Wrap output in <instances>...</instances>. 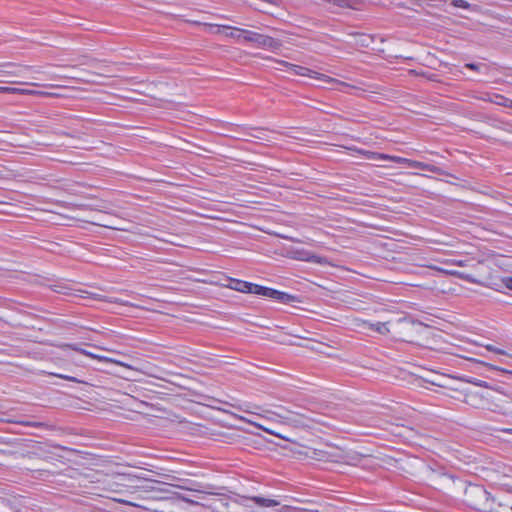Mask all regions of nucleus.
Here are the masks:
<instances>
[{
  "instance_id": "nucleus-1",
  "label": "nucleus",
  "mask_w": 512,
  "mask_h": 512,
  "mask_svg": "<svg viewBox=\"0 0 512 512\" xmlns=\"http://www.w3.org/2000/svg\"><path fill=\"white\" fill-rule=\"evenodd\" d=\"M450 266L464 268V270L450 268V277H457L484 287H491L494 284L489 267L483 260L475 259L467 254H457L456 251L450 249Z\"/></svg>"
},
{
  "instance_id": "nucleus-2",
  "label": "nucleus",
  "mask_w": 512,
  "mask_h": 512,
  "mask_svg": "<svg viewBox=\"0 0 512 512\" xmlns=\"http://www.w3.org/2000/svg\"><path fill=\"white\" fill-rule=\"evenodd\" d=\"M224 29L230 30V32L226 34L228 37L233 38L238 42L253 43L257 48L276 52L282 47V42L279 39H275L271 36L230 26H224Z\"/></svg>"
},
{
  "instance_id": "nucleus-3",
  "label": "nucleus",
  "mask_w": 512,
  "mask_h": 512,
  "mask_svg": "<svg viewBox=\"0 0 512 512\" xmlns=\"http://www.w3.org/2000/svg\"><path fill=\"white\" fill-rule=\"evenodd\" d=\"M277 63L279 65L283 66L284 67L283 70L288 72V73H290V74L298 75V76H305V77H309V78H313V79H316V80L323 81L325 83L335 84L336 85L335 89L338 90V91H341V92H346V89H348V88L360 89L357 86H354V85H351L349 83H346V82L334 79V78H332V77H330L328 75L319 73L317 71H314V70L309 69V68L304 67V66L292 64V63L286 62L284 60H279V61H277Z\"/></svg>"
},
{
  "instance_id": "nucleus-4",
  "label": "nucleus",
  "mask_w": 512,
  "mask_h": 512,
  "mask_svg": "<svg viewBox=\"0 0 512 512\" xmlns=\"http://www.w3.org/2000/svg\"><path fill=\"white\" fill-rule=\"evenodd\" d=\"M465 494L468 505L477 511H495V499L491 494L480 485H469Z\"/></svg>"
},
{
  "instance_id": "nucleus-5",
  "label": "nucleus",
  "mask_w": 512,
  "mask_h": 512,
  "mask_svg": "<svg viewBox=\"0 0 512 512\" xmlns=\"http://www.w3.org/2000/svg\"><path fill=\"white\" fill-rule=\"evenodd\" d=\"M287 424L297 428H311L313 424H322L319 419L300 412L286 411V415H280Z\"/></svg>"
},
{
  "instance_id": "nucleus-6",
  "label": "nucleus",
  "mask_w": 512,
  "mask_h": 512,
  "mask_svg": "<svg viewBox=\"0 0 512 512\" xmlns=\"http://www.w3.org/2000/svg\"><path fill=\"white\" fill-rule=\"evenodd\" d=\"M358 152L361 155H363L366 159H370V160H375V161L389 160V161H392V162H395L398 164H407L409 167H418L420 165L419 162H416V161H413V160H410L407 158H403L400 156L388 155V154H383V153H378V152H373V151H368V150H358Z\"/></svg>"
},
{
  "instance_id": "nucleus-7",
  "label": "nucleus",
  "mask_w": 512,
  "mask_h": 512,
  "mask_svg": "<svg viewBox=\"0 0 512 512\" xmlns=\"http://www.w3.org/2000/svg\"><path fill=\"white\" fill-rule=\"evenodd\" d=\"M34 71L39 73V69H35L31 66L16 65L11 62L0 63V77H26L28 71Z\"/></svg>"
},
{
  "instance_id": "nucleus-8",
  "label": "nucleus",
  "mask_w": 512,
  "mask_h": 512,
  "mask_svg": "<svg viewBox=\"0 0 512 512\" xmlns=\"http://www.w3.org/2000/svg\"><path fill=\"white\" fill-rule=\"evenodd\" d=\"M61 349H72L74 351H77L85 356H88V357H91L93 359H97L99 361H102V362H114V363H117L119 365H122V366H125L127 368H131L130 365H127V364H124L123 362H120V361H114L106 356H101V355H97V354H94L88 350H85L83 348H80L79 346H77L76 344H68V343H65V344H62L59 346Z\"/></svg>"
},
{
  "instance_id": "nucleus-9",
  "label": "nucleus",
  "mask_w": 512,
  "mask_h": 512,
  "mask_svg": "<svg viewBox=\"0 0 512 512\" xmlns=\"http://www.w3.org/2000/svg\"><path fill=\"white\" fill-rule=\"evenodd\" d=\"M294 258L299 261H305V262L316 263V264H321V265L327 263V259L325 257L318 256V255H316L310 251L304 250V249L296 250Z\"/></svg>"
},
{
  "instance_id": "nucleus-10",
  "label": "nucleus",
  "mask_w": 512,
  "mask_h": 512,
  "mask_svg": "<svg viewBox=\"0 0 512 512\" xmlns=\"http://www.w3.org/2000/svg\"><path fill=\"white\" fill-rule=\"evenodd\" d=\"M0 93L4 94H19V95H38L45 96L48 93L39 90L23 89L11 86H0Z\"/></svg>"
},
{
  "instance_id": "nucleus-11",
  "label": "nucleus",
  "mask_w": 512,
  "mask_h": 512,
  "mask_svg": "<svg viewBox=\"0 0 512 512\" xmlns=\"http://www.w3.org/2000/svg\"><path fill=\"white\" fill-rule=\"evenodd\" d=\"M109 490L113 493L125 496H132L133 494L138 492L136 487H131L116 481L109 483Z\"/></svg>"
},
{
  "instance_id": "nucleus-12",
  "label": "nucleus",
  "mask_w": 512,
  "mask_h": 512,
  "mask_svg": "<svg viewBox=\"0 0 512 512\" xmlns=\"http://www.w3.org/2000/svg\"><path fill=\"white\" fill-rule=\"evenodd\" d=\"M253 284L244 280L230 278L227 287L238 292L251 294Z\"/></svg>"
},
{
  "instance_id": "nucleus-13",
  "label": "nucleus",
  "mask_w": 512,
  "mask_h": 512,
  "mask_svg": "<svg viewBox=\"0 0 512 512\" xmlns=\"http://www.w3.org/2000/svg\"><path fill=\"white\" fill-rule=\"evenodd\" d=\"M388 323L387 322H376V323H371L369 321H362V326L364 329H369V330H372V331H376L382 335H385L389 332V328H388Z\"/></svg>"
},
{
  "instance_id": "nucleus-14",
  "label": "nucleus",
  "mask_w": 512,
  "mask_h": 512,
  "mask_svg": "<svg viewBox=\"0 0 512 512\" xmlns=\"http://www.w3.org/2000/svg\"><path fill=\"white\" fill-rule=\"evenodd\" d=\"M272 300H275L276 302H279L282 304H291V303L298 301V298L295 295L275 289Z\"/></svg>"
},
{
  "instance_id": "nucleus-15",
  "label": "nucleus",
  "mask_w": 512,
  "mask_h": 512,
  "mask_svg": "<svg viewBox=\"0 0 512 512\" xmlns=\"http://www.w3.org/2000/svg\"><path fill=\"white\" fill-rule=\"evenodd\" d=\"M274 291L275 289L273 288L254 283L251 294H255L264 298L273 299Z\"/></svg>"
},
{
  "instance_id": "nucleus-16",
  "label": "nucleus",
  "mask_w": 512,
  "mask_h": 512,
  "mask_svg": "<svg viewBox=\"0 0 512 512\" xmlns=\"http://www.w3.org/2000/svg\"><path fill=\"white\" fill-rule=\"evenodd\" d=\"M251 500L260 507H275L278 506L280 503L279 501L275 499L260 497V496H254L251 498Z\"/></svg>"
},
{
  "instance_id": "nucleus-17",
  "label": "nucleus",
  "mask_w": 512,
  "mask_h": 512,
  "mask_svg": "<svg viewBox=\"0 0 512 512\" xmlns=\"http://www.w3.org/2000/svg\"><path fill=\"white\" fill-rule=\"evenodd\" d=\"M450 5L456 8H462L468 10L470 12H477L479 10V6L475 4H470L466 0H452L450 1Z\"/></svg>"
},
{
  "instance_id": "nucleus-18",
  "label": "nucleus",
  "mask_w": 512,
  "mask_h": 512,
  "mask_svg": "<svg viewBox=\"0 0 512 512\" xmlns=\"http://www.w3.org/2000/svg\"><path fill=\"white\" fill-rule=\"evenodd\" d=\"M111 499L114 500L115 502H118V503H121V504H125V505H128V506H132V507L142 508V509H146V510H151L152 509L151 507H149V506H147L145 504L134 502V501H132L130 499H126V498L112 497Z\"/></svg>"
},
{
  "instance_id": "nucleus-19",
  "label": "nucleus",
  "mask_w": 512,
  "mask_h": 512,
  "mask_svg": "<svg viewBox=\"0 0 512 512\" xmlns=\"http://www.w3.org/2000/svg\"><path fill=\"white\" fill-rule=\"evenodd\" d=\"M465 68H468L470 70L476 71V72H482L483 70H487V66L483 63H466Z\"/></svg>"
},
{
  "instance_id": "nucleus-20",
  "label": "nucleus",
  "mask_w": 512,
  "mask_h": 512,
  "mask_svg": "<svg viewBox=\"0 0 512 512\" xmlns=\"http://www.w3.org/2000/svg\"><path fill=\"white\" fill-rule=\"evenodd\" d=\"M465 381L468 383H472L479 387L492 388L488 382H486L484 380L476 379L474 377L465 378Z\"/></svg>"
},
{
  "instance_id": "nucleus-21",
  "label": "nucleus",
  "mask_w": 512,
  "mask_h": 512,
  "mask_svg": "<svg viewBox=\"0 0 512 512\" xmlns=\"http://www.w3.org/2000/svg\"><path fill=\"white\" fill-rule=\"evenodd\" d=\"M489 512H512V505L506 504V503H495V511H489Z\"/></svg>"
},
{
  "instance_id": "nucleus-22",
  "label": "nucleus",
  "mask_w": 512,
  "mask_h": 512,
  "mask_svg": "<svg viewBox=\"0 0 512 512\" xmlns=\"http://www.w3.org/2000/svg\"><path fill=\"white\" fill-rule=\"evenodd\" d=\"M488 351L499 354V355H507L510 356L505 350L498 348L492 344H486L484 346Z\"/></svg>"
},
{
  "instance_id": "nucleus-23",
  "label": "nucleus",
  "mask_w": 512,
  "mask_h": 512,
  "mask_svg": "<svg viewBox=\"0 0 512 512\" xmlns=\"http://www.w3.org/2000/svg\"><path fill=\"white\" fill-rule=\"evenodd\" d=\"M263 132L262 130H259V129H248L247 131L244 132V135L245 136H251V137H254V138H257V139H262V135Z\"/></svg>"
},
{
  "instance_id": "nucleus-24",
  "label": "nucleus",
  "mask_w": 512,
  "mask_h": 512,
  "mask_svg": "<svg viewBox=\"0 0 512 512\" xmlns=\"http://www.w3.org/2000/svg\"><path fill=\"white\" fill-rule=\"evenodd\" d=\"M481 363L486 365L487 367H489V369H491V370L500 371L502 373H506V374H511L512 375V371L511 370H508V369H505V368H502V367H499V366H496V365H493V364H489V363H484V362H481Z\"/></svg>"
},
{
  "instance_id": "nucleus-25",
  "label": "nucleus",
  "mask_w": 512,
  "mask_h": 512,
  "mask_svg": "<svg viewBox=\"0 0 512 512\" xmlns=\"http://www.w3.org/2000/svg\"><path fill=\"white\" fill-rule=\"evenodd\" d=\"M503 285L512 291V276H507L502 278Z\"/></svg>"
},
{
  "instance_id": "nucleus-26",
  "label": "nucleus",
  "mask_w": 512,
  "mask_h": 512,
  "mask_svg": "<svg viewBox=\"0 0 512 512\" xmlns=\"http://www.w3.org/2000/svg\"><path fill=\"white\" fill-rule=\"evenodd\" d=\"M460 72L461 71L459 70V68L457 66L450 65V70H449L450 77H459Z\"/></svg>"
},
{
  "instance_id": "nucleus-27",
  "label": "nucleus",
  "mask_w": 512,
  "mask_h": 512,
  "mask_svg": "<svg viewBox=\"0 0 512 512\" xmlns=\"http://www.w3.org/2000/svg\"><path fill=\"white\" fill-rule=\"evenodd\" d=\"M497 98L500 99L499 101H495L497 104L505 105V106H508V107L512 108V101H510V104L508 105V104H506L507 99L504 98L503 96L497 95Z\"/></svg>"
},
{
  "instance_id": "nucleus-28",
  "label": "nucleus",
  "mask_w": 512,
  "mask_h": 512,
  "mask_svg": "<svg viewBox=\"0 0 512 512\" xmlns=\"http://www.w3.org/2000/svg\"><path fill=\"white\" fill-rule=\"evenodd\" d=\"M457 350H458L457 345L450 342V350H449L450 355L459 356Z\"/></svg>"
},
{
  "instance_id": "nucleus-29",
  "label": "nucleus",
  "mask_w": 512,
  "mask_h": 512,
  "mask_svg": "<svg viewBox=\"0 0 512 512\" xmlns=\"http://www.w3.org/2000/svg\"><path fill=\"white\" fill-rule=\"evenodd\" d=\"M56 376L59 378L68 380V381L79 382L75 377H72V376H67V375H62V374H56Z\"/></svg>"
},
{
  "instance_id": "nucleus-30",
  "label": "nucleus",
  "mask_w": 512,
  "mask_h": 512,
  "mask_svg": "<svg viewBox=\"0 0 512 512\" xmlns=\"http://www.w3.org/2000/svg\"><path fill=\"white\" fill-rule=\"evenodd\" d=\"M16 423H20V424H23L25 426H33V427H38L40 426L41 424L40 423H34V422H23V421H15Z\"/></svg>"
},
{
  "instance_id": "nucleus-31",
  "label": "nucleus",
  "mask_w": 512,
  "mask_h": 512,
  "mask_svg": "<svg viewBox=\"0 0 512 512\" xmlns=\"http://www.w3.org/2000/svg\"><path fill=\"white\" fill-rule=\"evenodd\" d=\"M107 209H108V205L106 203H102L98 208L97 210L98 211H101V212H107Z\"/></svg>"
},
{
  "instance_id": "nucleus-32",
  "label": "nucleus",
  "mask_w": 512,
  "mask_h": 512,
  "mask_svg": "<svg viewBox=\"0 0 512 512\" xmlns=\"http://www.w3.org/2000/svg\"><path fill=\"white\" fill-rule=\"evenodd\" d=\"M264 431H266L267 433L271 434V435H275V436H280L278 434H276L274 431L270 430V429H267V428H263Z\"/></svg>"
},
{
  "instance_id": "nucleus-33",
  "label": "nucleus",
  "mask_w": 512,
  "mask_h": 512,
  "mask_svg": "<svg viewBox=\"0 0 512 512\" xmlns=\"http://www.w3.org/2000/svg\"><path fill=\"white\" fill-rule=\"evenodd\" d=\"M452 238H454V237H453V236H452V234L450 233V243H449V246H450V247H452V246H453L452 241H451V239H452Z\"/></svg>"
},
{
  "instance_id": "nucleus-34",
  "label": "nucleus",
  "mask_w": 512,
  "mask_h": 512,
  "mask_svg": "<svg viewBox=\"0 0 512 512\" xmlns=\"http://www.w3.org/2000/svg\"><path fill=\"white\" fill-rule=\"evenodd\" d=\"M450 378H452V379H460L459 377H457L455 375H451V374H450Z\"/></svg>"
},
{
  "instance_id": "nucleus-35",
  "label": "nucleus",
  "mask_w": 512,
  "mask_h": 512,
  "mask_svg": "<svg viewBox=\"0 0 512 512\" xmlns=\"http://www.w3.org/2000/svg\"><path fill=\"white\" fill-rule=\"evenodd\" d=\"M507 432L512 434V429H508Z\"/></svg>"
}]
</instances>
